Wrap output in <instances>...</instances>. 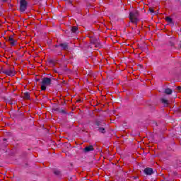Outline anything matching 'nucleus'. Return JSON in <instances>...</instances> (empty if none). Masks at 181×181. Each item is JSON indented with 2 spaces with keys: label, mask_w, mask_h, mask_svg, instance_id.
Returning a JSON list of instances; mask_svg holds the SVG:
<instances>
[{
  "label": "nucleus",
  "mask_w": 181,
  "mask_h": 181,
  "mask_svg": "<svg viewBox=\"0 0 181 181\" xmlns=\"http://www.w3.org/2000/svg\"><path fill=\"white\" fill-rule=\"evenodd\" d=\"M41 90L42 91H45L46 90V87H47V86H50V84H52V79H50V78H43L42 81L41 82Z\"/></svg>",
  "instance_id": "f257e3e1"
},
{
  "label": "nucleus",
  "mask_w": 181,
  "mask_h": 181,
  "mask_svg": "<svg viewBox=\"0 0 181 181\" xmlns=\"http://www.w3.org/2000/svg\"><path fill=\"white\" fill-rule=\"evenodd\" d=\"M95 129H97V131L101 132V134H105V128L104 127H105V123H102L100 121H97L95 122Z\"/></svg>",
  "instance_id": "f03ea898"
},
{
  "label": "nucleus",
  "mask_w": 181,
  "mask_h": 181,
  "mask_svg": "<svg viewBox=\"0 0 181 181\" xmlns=\"http://www.w3.org/2000/svg\"><path fill=\"white\" fill-rule=\"evenodd\" d=\"M129 19L132 23H138V12L136 11H131L129 13Z\"/></svg>",
  "instance_id": "7ed1b4c3"
},
{
  "label": "nucleus",
  "mask_w": 181,
  "mask_h": 181,
  "mask_svg": "<svg viewBox=\"0 0 181 181\" xmlns=\"http://www.w3.org/2000/svg\"><path fill=\"white\" fill-rule=\"evenodd\" d=\"M1 73L4 74H6V76H10L11 77H13L15 76V70L13 69V67H10L7 69H3L1 70Z\"/></svg>",
  "instance_id": "20e7f679"
},
{
  "label": "nucleus",
  "mask_w": 181,
  "mask_h": 181,
  "mask_svg": "<svg viewBox=\"0 0 181 181\" xmlns=\"http://www.w3.org/2000/svg\"><path fill=\"white\" fill-rule=\"evenodd\" d=\"M28 8V2L26 1L23 0L20 2V11L21 12H25Z\"/></svg>",
  "instance_id": "39448f33"
},
{
  "label": "nucleus",
  "mask_w": 181,
  "mask_h": 181,
  "mask_svg": "<svg viewBox=\"0 0 181 181\" xmlns=\"http://www.w3.org/2000/svg\"><path fill=\"white\" fill-rule=\"evenodd\" d=\"M145 175H148L151 176V175H153V170L151 168H146L144 170Z\"/></svg>",
  "instance_id": "423d86ee"
},
{
  "label": "nucleus",
  "mask_w": 181,
  "mask_h": 181,
  "mask_svg": "<svg viewBox=\"0 0 181 181\" xmlns=\"http://www.w3.org/2000/svg\"><path fill=\"white\" fill-rule=\"evenodd\" d=\"M59 46L62 50H69V44L67 42L60 43Z\"/></svg>",
  "instance_id": "0eeeda50"
},
{
  "label": "nucleus",
  "mask_w": 181,
  "mask_h": 181,
  "mask_svg": "<svg viewBox=\"0 0 181 181\" xmlns=\"http://www.w3.org/2000/svg\"><path fill=\"white\" fill-rule=\"evenodd\" d=\"M91 151H94V147L93 146H86L84 149H83V152L85 153H88V152H91Z\"/></svg>",
  "instance_id": "6e6552de"
},
{
  "label": "nucleus",
  "mask_w": 181,
  "mask_h": 181,
  "mask_svg": "<svg viewBox=\"0 0 181 181\" xmlns=\"http://www.w3.org/2000/svg\"><path fill=\"white\" fill-rule=\"evenodd\" d=\"M71 30L72 33H78V28H77L76 26L71 27Z\"/></svg>",
  "instance_id": "1a4fd4ad"
},
{
  "label": "nucleus",
  "mask_w": 181,
  "mask_h": 181,
  "mask_svg": "<svg viewBox=\"0 0 181 181\" xmlns=\"http://www.w3.org/2000/svg\"><path fill=\"white\" fill-rule=\"evenodd\" d=\"M23 98H25V100H30V95L29 94V93L26 92L24 93Z\"/></svg>",
  "instance_id": "9d476101"
},
{
  "label": "nucleus",
  "mask_w": 181,
  "mask_h": 181,
  "mask_svg": "<svg viewBox=\"0 0 181 181\" xmlns=\"http://www.w3.org/2000/svg\"><path fill=\"white\" fill-rule=\"evenodd\" d=\"M161 102L163 103V104H164V105H168L169 104V101H168V100L165 98H162Z\"/></svg>",
  "instance_id": "9b49d317"
},
{
  "label": "nucleus",
  "mask_w": 181,
  "mask_h": 181,
  "mask_svg": "<svg viewBox=\"0 0 181 181\" xmlns=\"http://www.w3.org/2000/svg\"><path fill=\"white\" fill-rule=\"evenodd\" d=\"M165 21L166 22H168V23H173V20L172 19V18L170 17H166L165 18Z\"/></svg>",
  "instance_id": "f8f14e48"
},
{
  "label": "nucleus",
  "mask_w": 181,
  "mask_h": 181,
  "mask_svg": "<svg viewBox=\"0 0 181 181\" xmlns=\"http://www.w3.org/2000/svg\"><path fill=\"white\" fill-rule=\"evenodd\" d=\"M165 94H168V95L172 94V89L168 88L165 89Z\"/></svg>",
  "instance_id": "ddd939ff"
},
{
  "label": "nucleus",
  "mask_w": 181,
  "mask_h": 181,
  "mask_svg": "<svg viewBox=\"0 0 181 181\" xmlns=\"http://www.w3.org/2000/svg\"><path fill=\"white\" fill-rule=\"evenodd\" d=\"M10 45L15 46V45H16V40H13V41H10Z\"/></svg>",
  "instance_id": "4468645a"
},
{
  "label": "nucleus",
  "mask_w": 181,
  "mask_h": 181,
  "mask_svg": "<svg viewBox=\"0 0 181 181\" xmlns=\"http://www.w3.org/2000/svg\"><path fill=\"white\" fill-rule=\"evenodd\" d=\"M149 11L151 12V13H155V15H156V13H158V12H155L153 8H149Z\"/></svg>",
  "instance_id": "2eb2a0df"
},
{
  "label": "nucleus",
  "mask_w": 181,
  "mask_h": 181,
  "mask_svg": "<svg viewBox=\"0 0 181 181\" xmlns=\"http://www.w3.org/2000/svg\"><path fill=\"white\" fill-rule=\"evenodd\" d=\"M54 175H60V172L59 170H55L54 171Z\"/></svg>",
  "instance_id": "dca6fc26"
},
{
  "label": "nucleus",
  "mask_w": 181,
  "mask_h": 181,
  "mask_svg": "<svg viewBox=\"0 0 181 181\" xmlns=\"http://www.w3.org/2000/svg\"><path fill=\"white\" fill-rule=\"evenodd\" d=\"M13 40V37H8V42H12Z\"/></svg>",
  "instance_id": "f3484780"
},
{
  "label": "nucleus",
  "mask_w": 181,
  "mask_h": 181,
  "mask_svg": "<svg viewBox=\"0 0 181 181\" xmlns=\"http://www.w3.org/2000/svg\"><path fill=\"white\" fill-rule=\"evenodd\" d=\"M1 2H8V0H0Z\"/></svg>",
  "instance_id": "a211bd4d"
},
{
  "label": "nucleus",
  "mask_w": 181,
  "mask_h": 181,
  "mask_svg": "<svg viewBox=\"0 0 181 181\" xmlns=\"http://www.w3.org/2000/svg\"><path fill=\"white\" fill-rule=\"evenodd\" d=\"M55 47H60V44L59 45H56Z\"/></svg>",
  "instance_id": "6ab92c4d"
},
{
  "label": "nucleus",
  "mask_w": 181,
  "mask_h": 181,
  "mask_svg": "<svg viewBox=\"0 0 181 181\" xmlns=\"http://www.w3.org/2000/svg\"><path fill=\"white\" fill-rule=\"evenodd\" d=\"M62 112H63V114H66V112L64 110H62Z\"/></svg>",
  "instance_id": "aec40b11"
},
{
  "label": "nucleus",
  "mask_w": 181,
  "mask_h": 181,
  "mask_svg": "<svg viewBox=\"0 0 181 181\" xmlns=\"http://www.w3.org/2000/svg\"><path fill=\"white\" fill-rule=\"evenodd\" d=\"M178 90H181V87L180 86V87H178Z\"/></svg>",
  "instance_id": "412c9836"
},
{
  "label": "nucleus",
  "mask_w": 181,
  "mask_h": 181,
  "mask_svg": "<svg viewBox=\"0 0 181 181\" xmlns=\"http://www.w3.org/2000/svg\"><path fill=\"white\" fill-rule=\"evenodd\" d=\"M4 141H6V139H4Z\"/></svg>",
  "instance_id": "4be33fe9"
}]
</instances>
